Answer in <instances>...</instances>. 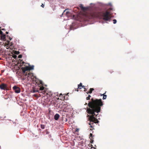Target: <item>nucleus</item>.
Instances as JSON below:
<instances>
[{
  "mask_svg": "<svg viewBox=\"0 0 149 149\" xmlns=\"http://www.w3.org/2000/svg\"><path fill=\"white\" fill-rule=\"evenodd\" d=\"M90 5L93 4L96 5L97 6H93L92 8L93 10L91 14L86 15L84 17L82 18L81 21L77 20V18L74 15L70 14L71 19L74 20L72 22V24L70 25V30H74L77 28L84 25H86L87 24L83 25L80 24V22H84L85 23L86 22H90L91 20L94 19L95 18H100L103 20L101 22V23H108V22H110L111 20V17L110 16V12L107 11V6H109L110 7L108 10L109 11H112L113 9L112 5L111 2L107 4L97 2L96 3H91Z\"/></svg>",
  "mask_w": 149,
  "mask_h": 149,
  "instance_id": "f257e3e1",
  "label": "nucleus"
},
{
  "mask_svg": "<svg viewBox=\"0 0 149 149\" xmlns=\"http://www.w3.org/2000/svg\"><path fill=\"white\" fill-rule=\"evenodd\" d=\"M103 104L101 99H96L93 100L92 101L91 104L90 102L88 104L89 108H87L86 112L88 113L91 114L90 117L92 119H95V117H98V114H96L95 113H98L100 112L101 109V107L103 106Z\"/></svg>",
  "mask_w": 149,
  "mask_h": 149,
  "instance_id": "f03ea898",
  "label": "nucleus"
},
{
  "mask_svg": "<svg viewBox=\"0 0 149 149\" xmlns=\"http://www.w3.org/2000/svg\"><path fill=\"white\" fill-rule=\"evenodd\" d=\"M11 86L10 85L8 86V85L5 83H2L0 84V89L1 90L4 91L9 90L11 89Z\"/></svg>",
  "mask_w": 149,
  "mask_h": 149,
  "instance_id": "7ed1b4c3",
  "label": "nucleus"
},
{
  "mask_svg": "<svg viewBox=\"0 0 149 149\" xmlns=\"http://www.w3.org/2000/svg\"><path fill=\"white\" fill-rule=\"evenodd\" d=\"M34 66L33 65H31L29 64V66H26L24 68H23L24 70H23V72L25 73V72L27 70H33L34 69Z\"/></svg>",
  "mask_w": 149,
  "mask_h": 149,
  "instance_id": "20e7f679",
  "label": "nucleus"
},
{
  "mask_svg": "<svg viewBox=\"0 0 149 149\" xmlns=\"http://www.w3.org/2000/svg\"><path fill=\"white\" fill-rule=\"evenodd\" d=\"M13 88L15 93H19L21 91L20 88L19 87L16 86L15 85L13 86Z\"/></svg>",
  "mask_w": 149,
  "mask_h": 149,
  "instance_id": "39448f33",
  "label": "nucleus"
},
{
  "mask_svg": "<svg viewBox=\"0 0 149 149\" xmlns=\"http://www.w3.org/2000/svg\"><path fill=\"white\" fill-rule=\"evenodd\" d=\"M0 37L2 40H6V35L1 31H0Z\"/></svg>",
  "mask_w": 149,
  "mask_h": 149,
  "instance_id": "423d86ee",
  "label": "nucleus"
},
{
  "mask_svg": "<svg viewBox=\"0 0 149 149\" xmlns=\"http://www.w3.org/2000/svg\"><path fill=\"white\" fill-rule=\"evenodd\" d=\"M60 115L57 113H56L54 116V118L56 120H57L60 117Z\"/></svg>",
  "mask_w": 149,
  "mask_h": 149,
  "instance_id": "0eeeda50",
  "label": "nucleus"
},
{
  "mask_svg": "<svg viewBox=\"0 0 149 149\" xmlns=\"http://www.w3.org/2000/svg\"><path fill=\"white\" fill-rule=\"evenodd\" d=\"M105 93H104V94H101V95H102L103 96V98H102V99L103 100H105V99H106V98H107V95L105 94Z\"/></svg>",
  "mask_w": 149,
  "mask_h": 149,
  "instance_id": "6e6552de",
  "label": "nucleus"
},
{
  "mask_svg": "<svg viewBox=\"0 0 149 149\" xmlns=\"http://www.w3.org/2000/svg\"><path fill=\"white\" fill-rule=\"evenodd\" d=\"M82 84L81 83H80L79 84H78V88H77V89L78 88H79L80 89H81V87H82Z\"/></svg>",
  "mask_w": 149,
  "mask_h": 149,
  "instance_id": "1a4fd4ad",
  "label": "nucleus"
},
{
  "mask_svg": "<svg viewBox=\"0 0 149 149\" xmlns=\"http://www.w3.org/2000/svg\"><path fill=\"white\" fill-rule=\"evenodd\" d=\"M79 7L81 8V10H83L85 8V7H84L83 4H79Z\"/></svg>",
  "mask_w": 149,
  "mask_h": 149,
  "instance_id": "9d476101",
  "label": "nucleus"
},
{
  "mask_svg": "<svg viewBox=\"0 0 149 149\" xmlns=\"http://www.w3.org/2000/svg\"><path fill=\"white\" fill-rule=\"evenodd\" d=\"M94 90V89L93 88H91L89 89L88 93H89V94H91L92 93V91Z\"/></svg>",
  "mask_w": 149,
  "mask_h": 149,
  "instance_id": "9b49d317",
  "label": "nucleus"
},
{
  "mask_svg": "<svg viewBox=\"0 0 149 149\" xmlns=\"http://www.w3.org/2000/svg\"><path fill=\"white\" fill-rule=\"evenodd\" d=\"M40 127L41 129H44L45 128V126L44 125L41 124L40 125Z\"/></svg>",
  "mask_w": 149,
  "mask_h": 149,
  "instance_id": "f8f14e48",
  "label": "nucleus"
},
{
  "mask_svg": "<svg viewBox=\"0 0 149 149\" xmlns=\"http://www.w3.org/2000/svg\"><path fill=\"white\" fill-rule=\"evenodd\" d=\"M91 95H89L88 96L86 97V99L87 100H90V98L91 97Z\"/></svg>",
  "mask_w": 149,
  "mask_h": 149,
  "instance_id": "ddd939ff",
  "label": "nucleus"
},
{
  "mask_svg": "<svg viewBox=\"0 0 149 149\" xmlns=\"http://www.w3.org/2000/svg\"><path fill=\"white\" fill-rule=\"evenodd\" d=\"M117 21L116 19L113 20V22L114 24H116L117 23Z\"/></svg>",
  "mask_w": 149,
  "mask_h": 149,
  "instance_id": "4468645a",
  "label": "nucleus"
},
{
  "mask_svg": "<svg viewBox=\"0 0 149 149\" xmlns=\"http://www.w3.org/2000/svg\"><path fill=\"white\" fill-rule=\"evenodd\" d=\"M93 134H92V133H90V135H89V136H90V137H89V138H90V139L91 138H92V137H93Z\"/></svg>",
  "mask_w": 149,
  "mask_h": 149,
  "instance_id": "2eb2a0df",
  "label": "nucleus"
},
{
  "mask_svg": "<svg viewBox=\"0 0 149 149\" xmlns=\"http://www.w3.org/2000/svg\"><path fill=\"white\" fill-rule=\"evenodd\" d=\"M85 8L83 10H88L89 8V7H85Z\"/></svg>",
  "mask_w": 149,
  "mask_h": 149,
  "instance_id": "dca6fc26",
  "label": "nucleus"
},
{
  "mask_svg": "<svg viewBox=\"0 0 149 149\" xmlns=\"http://www.w3.org/2000/svg\"><path fill=\"white\" fill-rule=\"evenodd\" d=\"M7 36L8 38V39H9L10 40H11L12 39V38H11L10 37H9L8 35H7Z\"/></svg>",
  "mask_w": 149,
  "mask_h": 149,
  "instance_id": "f3484780",
  "label": "nucleus"
},
{
  "mask_svg": "<svg viewBox=\"0 0 149 149\" xmlns=\"http://www.w3.org/2000/svg\"><path fill=\"white\" fill-rule=\"evenodd\" d=\"M91 122L89 123V124L90 125V127L91 128H93V126L91 125V123H90Z\"/></svg>",
  "mask_w": 149,
  "mask_h": 149,
  "instance_id": "a211bd4d",
  "label": "nucleus"
},
{
  "mask_svg": "<svg viewBox=\"0 0 149 149\" xmlns=\"http://www.w3.org/2000/svg\"><path fill=\"white\" fill-rule=\"evenodd\" d=\"M22 57V55L21 54H20L18 56V58H21Z\"/></svg>",
  "mask_w": 149,
  "mask_h": 149,
  "instance_id": "6ab92c4d",
  "label": "nucleus"
},
{
  "mask_svg": "<svg viewBox=\"0 0 149 149\" xmlns=\"http://www.w3.org/2000/svg\"><path fill=\"white\" fill-rule=\"evenodd\" d=\"M39 81L40 84L42 85V83H43L42 81L41 80H39Z\"/></svg>",
  "mask_w": 149,
  "mask_h": 149,
  "instance_id": "aec40b11",
  "label": "nucleus"
},
{
  "mask_svg": "<svg viewBox=\"0 0 149 149\" xmlns=\"http://www.w3.org/2000/svg\"><path fill=\"white\" fill-rule=\"evenodd\" d=\"M6 120L5 122H6V123H8V122L7 121V120L10 121H12V120H11L9 119H6V120Z\"/></svg>",
  "mask_w": 149,
  "mask_h": 149,
  "instance_id": "412c9836",
  "label": "nucleus"
},
{
  "mask_svg": "<svg viewBox=\"0 0 149 149\" xmlns=\"http://www.w3.org/2000/svg\"><path fill=\"white\" fill-rule=\"evenodd\" d=\"M68 10V9H65V10H64L63 11V13H62V15H63V13H64L65 12V11L66 10Z\"/></svg>",
  "mask_w": 149,
  "mask_h": 149,
  "instance_id": "4be33fe9",
  "label": "nucleus"
},
{
  "mask_svg": "<svg viewBox=\"0 0 149 149\" xmlns=\"http://www.w3.org/2000/svg\"><path fill=\"white\" fill-rule=\"evenodd\" d=\"M44 6H45L44 4H43V3H42V4L41 5V6L42 7H43V8H44Z\"/></svg>",
  "mask_w": 149,
  "mask_h": 149,
  "instance_id": "5701e85b",
  "label": "nucleus"
},
{
  "mask_svg": "<svg viewBox=\"0 0 149 149\" xmlns=\"http://www.w3.org/2000/svg\"><path fill=\"white\" fill-rule=\"evenodd\" d=\"M91 138H90V139H91V142L92 143H93V140H92L91 139Z\"/></svg>",
  "mask_w": 149,
  "mask_h": 149,
  "instance_id": "b1692460",
  "label": "nucleus"
},
{
  "mask_svg": "<svg viewBox=\"0 0 149 149\" xmlns=\"http://www.w3.org/2000/svg\"><path fill=\"white\" fill-rule=\"evenodd\" d=\"M81 87H82V88H84V89H85V86H84V85H82Z\"/></svg>",
  "mask_w": 149,
  "mask_h": 149,
  "instance_id": "393cba45",
  "label": "nucleus"
},
{
  "mask_svg": "<svg viewBox=\"0 0 149 149\" xmlns=\"http://www.w3.org/2000/svg\"><path fill=\"white\" fill-rule=\"evenodd\" d=\"M79 130V129L76 128V130L75 131L76 132H78V131Z\"/></svg>",
  "mask_w": 149,
  "mask_h": 149,
  "instance_id": "a878e982",
  "label": "nucleus"
},
{
  "mask_svg": "<svg viewBox=\"0 0 149 149\" xmlns=\"http://www.w3.org/2000/svg\"><path fill=\"white\" fill-rule=\"evenodd\" d=\"M49 133V131H47L46 132V134H48Z\"/></svg>",
  "mask_w": 149,
  "mask_h": 149,
  "instance_id": "bb28decb",
  "label": "nucleus"
},
{
  "mask_svg": "<svg viewBox=\"0 0 149 149\" xmlns=\"http://www.w3.org/2000/svg\"><path fill=\"white\" fill-rule=\"evenodd\" d=\"M44 87H42L41 88V90H43L44 89Z\"/></svg>",
  "mask_w": 149,
  "mask_h": 149,
  "instance_id": "cd10ccee",
  "label": "nucleus"
},
{
  "mask_svg": "<svg viewBox=\"0 0 149 149\" xmlns=\"http://www.w3.org/2000/svg\"><path fill=\"white\" fill-rule=\"evenodd\" d=\"M70 13L69 12V11H67L66 12V14H68V13Z\"/></svg>",
  "mask_w": 149,
  "mask_h": 149,
  "instance_id": "c85d7f7f",
  "label": "nucleus"
},
{
  "mask_svg": "<svg viewBox=\"0 0 149 149\" xmlns=\"http://www.w3.org/2000/svg\"><path fill=\"white\" fill-rule=\"evenodd\" d=\"M12 122L13 124H16V122L15 121H12Z\"/></svg>",
  "mask_w": 149,
  "mask_h": 149,
  "instance_id": "c756f323",
  "label": "nucleus"
},
{
  "mask_svg": "<svg viewBox=\"0 0 149 149\" xmlns=\"http://www.w3.org/2000/svg\"><path fill=\"white\" fill-rule=\"evenodd\" d=\"M49 138H51V134H49Z\"/></svg>",
  "mask_w": 149,
  "mask_h": 149,
  "instance_id": "7c9ffc66",
  "label": "nucleus"
},
{
  "mask_svg": "<svg viewBox=\"0 0 149 149\" xmlns=\"http://www.w3.org/2000/svg\"><path fill=\"white\" fill-rule=\"evenodd\" d=\"M8 31H6V34H7L8 33Z\"/></svg>",
  "mask_w": 149,
  "mask_h": 149,
  "instance_id": "2f4dec72",
  "label": "nucleus"
},
{
  "mask_svg": "<svg viewBox=\"0 0 149 149\" xmlns=\"http://www.w3.org/2000/svg\"><path fill=\"white\" fill-rule=\"evenodd\" d=\"M87 90V89L85 88V89H84V91H86Z\"/></svg>",
  "mask_w": 149,
  "mask_h": 149,
  "instance_id": "473e14b6",
  "label": "nucleus"
},
{
  "mask_svg": "<svg viewBox=\"0 0 149 149\" xmlns=\"http://www.w3.org/2000/svg\"><path fill=\"white\" fill-rule=\"evenodd\" d=\"M65 122H67V118H65Z\"/></svg>",
  "mask_w": 149,
  "mask_h": 149,
  "instance_id": "72a5a7b5",
  "label": "nucleus"
},
{
  "mask_svg": "<svg viewBox=\"0 0 149 149\" xmlns=\"http://www.w3.org/2000/svg\"><path fill=\"white\" fill-rule=\"evenodd\" d=\"M0 118L1 119V120H3V119H2V117H0Z\"/></svg>",
  "mask_w": 149,
  "mask_h": 149,
  "instance_id": "f704fd0d",
  "label": "nucleus"
},
{
  "mask_svg": "<svg viewBox=\"0 0 149 149\" xmlns=\"http://www.w3.org/2000/svg\"><path fill=\"white\" fill-rule=\"evenodd\" d=\"M36 92V91L35 90H33V93H35Z\"/></svg>",
  "mask_w": 149,
  "mask_h": 149,
  "instance_id": "c9c22d12",
  "label": "nucleus"
},
{
  "mask_svg": "<svg viewBox=\"0 0 149 149\" xmlns=\"http://www.w3.org/2000/svg\"><path fill=\"white\" fill-rule=\"evenodd\" d=\"M2 30H5V29H4L3 28V29H2Z\"/></svg>",
  "mask_w": 149,
  "mask_h": 149,
  "instance_id": "e433bc0d",
  "label": "nucleus"
},
{
  "mask_svg": "<svg viewBox=\"0 0 149 149\" xmlns=\"http://www.w3.org/2000/svg\"><path fill=\"white\" fill-rule=\"evenodd\" d=\"M88 92H89V91H88L87 92H86V93H87V94H88L89 93H88Z\"/></svg>",
  "mask_w": 149,
  "mask_h": 149,
  "instance_id": "4c0bfd02",
  "label": "nucleus"
},
{
  "mask_svg": "<svg viewBox=\"0 0 149 149\" xmlns=\"http://www.w3.org/2000/svg\"><path fill=\"white\" fill-rule=\"evenodd\" d=\"M62 15H62V14L61 15H60V17H62Z\"/></svg>",
  "mask_w": 149,
  "mask_h": 149,
  "instance_id": "58836bf2",
  "label": "nucleus"
},
{
  "mask_svg": "<svg viewBox=\"0 0 149 149\" xmlns=\"http://www.w3.org/2000/svg\"><path fill=\"white\" fill-rule=\"evenodd\" d=\"M6 118V116H5L4 117V118Z\"/></svg>",
  "mask_w": 149,
  "mask_h": 149,
  "instance_id": "ea45409f",
  "label": "nucleus"
},
{
  "mask_svg": "<svg viewBox=\"0 0 149 149\" xmlns=\"http://www.w3.org/2000/svg\"><path fill=\"white\" fill-rule=\"evenodd\" d=\"M92 123H93V121H92ZM92 124H93V123H92Z\"/></svg>",
  "mask_w": 149,
  "mask_h": 149,
  "instance_id": "a19ab883",
  "label": "nucleus"
},
{
  "mask_svg": "<svg viewBox=\"0 0 149 149\" xmlns=\"http://www.w3.org/2000/svg\"><path fill=\"white\" fill-rule=\"evenodd\" d=\"M45 86H47V85H45Z\"/></svg>",
  "mask_w": 149,
  "mask_h": 149,
  "instance_id": "79ce46f5",
  "label": "nucleus"
},
{
  "mask_svg": "<svg viewBox=\"0 0 149 149\" xmlns=\"http://www.w3.org/2000/svg\"><path fill=\"white\" fill-rule=\"evenodd\" d=\"M15 120H17V119H16Z\"/></svg>",
  "mask_w": 149,
  "mask_h": 149,
  "instance_id": "37998d69",
  "label": "nucleus"
},
{
  "mask_svg": "<svg viewBox=\"0 0 149 149\" xmlns=\"http://www.w3.org/2000/svg\"><path fill=\"white\" fill-rule=\"evenodd\" d=\"M8 41V42H9V41Z\"/></svg>",
  "mask_w": 149,
  "mask_h": 149,
  "instance_id": "c03bdc74",
  "label": "nucleus"
},
{
  "mask_svg": "<svg viewBox=\"0 0 149 149\" xmlns=\"http://www.w3.org/2000/svg\"><path fill=\"white\" fill-rule=\"evenodd\" d=\"M70 108H71L70 109H72V108H71V107H70Z\"/></svg>",
  "mask_w": 149,
  "mask_h": 149,
  "instance_id": "a18cd8bd",
  "label": "nucleus"
}]
</instances>
